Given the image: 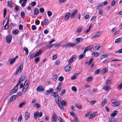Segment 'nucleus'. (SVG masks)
<instances>
[{"label": "nucleus", "instance_id": "obj_1", "mask_svg": "<svg viewBox=\"0 0 122 122\" xmlns=\"http://www.w3.org/2000/svg\"><path fill=\"white\" fill-rule=\"evenodd\" d=\"M29 84L28 81L26 80L25 81L24 87H23L22 90L23 92L25 93L26 92L28 87Z\"/></svg>", "mask_w": 122, "mask_h": 122}, {"label": "nucleus", "instance_id": "obj_2", "mask_svg": "<svg viewBox=\"0 0 122 122\" xmlns=\"http://www.w3.org/2000/svg\"><path fill=\"white\" fill-rule=\"evenodd\" d=\"M23 66V64H22L17 68L15 74H16L18 73H20L22 71Z\"/></svg>", "mask_w": 122, "mask_h": 122}, {"label": "nucleus", "instance_id": "obj_3", "mask_svg": "<svg viewBox=\"0 0 122 122\" xmlns=\"http://www.w3.org/2000/svg\"><path fill=\"white\" fill-rule=\"evenodd\" d=\"M56 115L55 113H53V114L52 118L51 121L52 122H56Z\"/></svg>", "mask_w": 122, "mask_h": 122}, {"label": "nucleus", "instance_id": "obj_4", "mask_svg": "<svg viewBox=\"0 0 122 122\" xmlns=\"http://www.w3.org/2000/svg\"><path fill=\"white\" fill-rule=\"evenodd\" d=\"M18 85H17V84L16 85L14 88L10 92V94H12L16 92L18 90Z\"/></svg>", "mask_w": 122, "mask_h": 122}, {"label": "nucleus", "instance_id": "obj_5", "mask_svg": "<svg viewBox=\"0 0 122 122\" xmlns=\"http://www.w3.org/2000/svg\"><path fill=\"white\" fill-rule=\"evenodd\" d=\"M76 45V44L75 43H68L66 45H64L63 46L65 47H67V46L70 47L73 46H75Z\"/></svg>", "mask_w": 122, "mask_h": 122}, {"label": "nucleus", "instance_id": "obj_6", "mask_svg": "<svg viewBox=\"0 0 122 122\" xmlns=\"http://www.w3.org/2000/svg\"><path fill=\"white\" fill-rule=\"evenodd\" d=\"M12 39V36H8L6 38V41L8 43H10Z\"/></svg>", "mask_w": 122, "mask_h": 122}, {"label": "nucleus", "instance_id": "obj_7", "mask_svg": "<svg viewBox=\"0 0 122 122\" xmlns=\"http://www.w3.org/2000/svg\"><path fill=\"white\" fill-rule=\"evenodd\" d=\"M37 90L38 92H41L44 90V89L41 86H39L37 88Z\"/></svg>", "mask_w": 122, "mask_h": 122}, {"label": "nucleus", "instance_id": "obj_8", "mask_svg": "<svg viewBox=\"0 0 122 122\" xmlns=\"http://www.w3.org/2000/svg\"><path fill=\"white\" fill-rule=\"evenodd\" d=\"M59 97L56 98L55 99L57 105L60 103L61 101V99L60 96H59Z\"/></svg>", "mask_w": 122, "mask_h": 122}, {"label": "nucleus", "instance_id": "obj_9", "mask_svg": "<svg viewBox=\"0 0 122 122\" xmlns=\"http://www.w3.org/2000/svg\"><path fill=\"white\" fill-rule=\"evenodd\" d=\"M77 10H76L74 11L71 13V18H73L77 13Z\"/></svg>", "mask_w": 122, "mask_h": 122}, {"label": "nucleus", "instance_id": "obj_10", "mask_svg": "<svg viewBox=\"0 0 122 122\" xmlns=\"http://www.w3.org/2000/svg\"><path fill=\"white\" fill-rule=\"evenodd\" d=\"M111 89L110 86L108 85H106L103 86L102 88V89H104L107 91H108V90Z\"/></svg>", "mask_w": 122, "mask_h": 122}, {"label": "nucleus", "instance_id": "obj_11", "mask_svg": "<svg viewBox=\"0 0 122 122\" xmlns=\"http://www.w3.org/2000/svg\"><path fill=\"white\" fill-rule=\"evenodd\" d=\"M96 114V112H94L92 114L90 115L89 118L90 119H92L95 117Z\"/></svg>", "mask_w": 122, "mask_h": 122}, {"label": "nucleus", "instance_id": "obj_12", "mask_svg": "<svg viewBox=\"0 0 122 122\" xmlns=\"http://www.w3.org/2000/svg\"><path fill=\"white\" fill-rule=\"evenodd\" d=\"M70 15V13H66L65 16V20L67 21Z\"/></svg>", "mask_w": 122, "mask_h": 122}, {"label": "nucleus", "instance_id": "obj_13", "mask_svg": "<svg viewBox=\"0 0 122 122\" xmlns=\"http://www.w3.org/2000/svg\"><path fill=\"white\" fill-rule=\"evenodd\" d=\"M65 70L67 72L71 70L70 66L68 65L66 66L65 67Z\"/></svg>", "mask_w": 122, "mask_h": 122}, {"label": "nucleus", "instance_id": "obj_14", "mask_svg": "<svg viewBox=\"0 0 122 122\" xmlns=\"http://www.w3.org/2000/svg\"><path fill=\"white\" fill-rule=\"evenodd\" d=\"M83 39L81 38H76V43L78 44V43H79L81 42L82 41Z\"/></svg>", "mask_w": 122, "mask_h": 122}, {"label": "nucleus", "instance_id": "obj_15", "mask_svg": "<svg viewBox=\"0 0 122 122\" xmlns=\"http://www.w3.org/2000/svg\"><path fill=\"white\" fill-rule=\"evenodd\" d=\"M118 112L116 110L115 111L113 112L112 113L110 114V115L111 117H113L116 116L118 113Z\"/></svg>", "mask_w": 122, "mask_h": 122}, {"label": "nucleus", "instance_id": "obj_16", "mask_svg": "<svg viewBox=\"0 0 122 122\" xmlns=\"http://www.w3.org/2000/svg\"><path fill=\"white\" fill-rule=\"evenodd\" d=\"M25 79V77H22L20 78L17 84V85H19L20 84L21 82V81H23Z\"/></svg>", "mask_w": 122, "mask_h": 122}, {"label": "nucleus", "instance_id": "obj_17", "mask_svg": "<svg viewBox=\"0 0 122 122\" xmlns=\"http://www.w3.org/2000/svg\"><path fill=\"white\" fill-rule=\"evenodd\" d=\"M108 70V68L105 67L103 68L102 70V74H104L105 73L107 72Z\"/></svg>", "mask_w": 122, "mask_h": 122}, {"label": "nucleus", "instance_id": "obj_18", "mask_svg": "<svg viewBox=\"0 0 122 122\" xmlns=\"http://www.w3.org/2000/svg\"><path fill=\"white\" fill-rule=\"evenodd\" d=\"M42 52V50H40L34 55V57H36L37 56H39L41 53Z\"/></svg>", "mask_w": 122, "mask_h": 122}, {"label": "nucleus", "instance_id": "obj_19", "mask_svg": "<svg viewBox=\"0 0 122 122\" xmlns=\"http://www.w3.org/2000/svg\"><path fill=\"white\" fill-rule=\"evenodd\" d=\"M51 95L52 96H54L55 98H57L58 97H59V96L58 94V93L56 92H54L52 93Z\"/></svg>", "mask_w": 122, "mask_h": 122}, {"label": "nucleus", "instance_id": "obj_20", "mask_svg": "<svg viewBox=\"0 0 122 122\" xmlns=\"http://www.w3.org/2000/svg\"><path fill=\"white\" fill-rule=\"evenodd\" d=\"M30 114L29 113L27 112L25 113V120H27L29 117Z\"/></svg>", "mask_w": 122, "mask_h": 122}, {"label": "nucleus", "instance_id": "obj_21", "mask_svg": "<svg viewBox=\"0 0 122 122\" xmlns=\"http://www.w3.org/2000/svg\"><path fill=\"white\" fill-rule=\"evenodd\" d=\"M39 112L38 111H36L35 112L34 114V116L35 119H36L37 118V117L38 115Z\"/></svg>", "mask_w": 122, "mask_h": 122}, {"label": "nucleus", "instance_id": "obj_22", "mask_svg": "<svg viewBox=\"0 0 122 122\" xmlns=\"http://www.w3.org/2000/svg\"><path fill=\"white\" fill-rule=\"evenodd\" d=\"M120 103L119 102H115L113 104H112V106L114 107L120 105Z\"/></svg>", "mask_w": 122, "mask_h": 122}, {"label": "nucleus", "instance_id": "obj_23", "mask_svg": "<svg viewBox=\"0 0 122 122\" xmlns=\"http://www.w3.org/2000/svg\"><path fill=\"white\" fill-rule=\"evenodd\" d=\"M16 97H17V96H16V95L12 96L10 98V101H13L14 100Z\"/></svg>", "mask_w": 122, "mask_h": 122}, {"label": "nucleus", "instance_id": "obj_24", "mask_svg": "<svg viewBox=\"0 0 122 122\" xmlns=\"http://www.w3.org/2000/svg\"><path fill=\"white\" fill-rule=\"evenodd\" d=\"M122 40V37L119 38L116 40L115 41V42L116 43H119Z\"/></svg>", "mask_w": 122, "mask_h": 122}, {"label": "nucleus", "instance_id": "obj_25", "mask_svg": "<svg viewBox=\"0 0 122 122\" xmlns=\"http://www.w3.org/2000/svg\"><path fill=\"white\" fill-rule=\"evenodd\" d=\"M107 1H106L103 4H102L101 5H100L97 8L99 9L101 8L102 7V5H105L107 4Z\"/></svg>", "mask_w": 122, "mask_h": 122}, {"label": "nucleus", "instance_id": "obj_26", "mask_svg": "<svg viewBox=\"0 0 122 122\" xmlns=\"http://www.w3.org/2000/svg\"><path fill=\"white\" fill-rule=\"evenodd\" d=\"M92 54V55H93V56L95 57H97L99 55V53L98 52H93Z\"/></svg>", "mask_w": 122, "mask_h": 122}, {"label": "nucleus", "instance_id": "obj_27", "mask_svg": "<svg viewBox=\"0 0 122 122\" xmlns=\"http://www.w3.org/2000/svg\"><path fill=\"white\" fill-rule=\"evenodd\" d=\"M15 60V58H14L13 60L11 58H10L9 60L10 64H12L13 63Z\"/></svg>", "mask_w": 122, "mask_h": 122}, {"label": "nucleus", "instance_id": "obj_28", "mask_svg": "<svg viewBox=\"0 0 122 122\" xmlns=\"http://www.w3.org/2000/svg\"><path fill=\"white\" fill-rule=\"evenodd\" d=\"M39 12V11L38 10L37 8H36L35 9L34 11V14L35 15H37Z\"/></svg>", "mask_w": 122, "mask_h": 122}, {"label": "nucleus", "instance_id": "obj_29", "mask_svg": "<svg viewBox=\"0 0 122 122\" xmlns=\"http://www.w3.org/2000/svg\"><path fill=\"white\" fill-rule=\"evenodd\" d=\"M19 32V31L18 30H13L12 31V33L14 34L17 35L18 33Z\"/></svg>", "mask_w": 122, "mask_h": 122}, {"label": "nucleus", "instance_id": "obj_30", "mask_svg": "<svg viewBox=\"0 0 122 122\" xmlns=\"http://www.w3.org/2000/svg\"><path fill=\"white\" fill-rule=\"evenodd\" d=\"M44 21L45 25H47L48 24L49 21L48 19H45Z\"/></svg>", "mask_w": 122, "mask_h": 122}, {"label": "nucleus", "instance_id": "obj_31", "mask_svg": "<svg viewBox=\"0 0 122 122\" xmlns=\"http://www.w3.org/2000/svg\"><path fill=\"white\" fill-rule=\"evenodd\" d=\"M75 107L79 109H81L82 107V105L81 104H76Z\"/></svg>", "mask_w": 122, "mask_h": 122}, {"label": "nucleus", "instance_id": "obj_32", "mask_svg": "<svg viewBox=\"0 0 122 122\" xmlns=\"http://www.w3.org/2000/svg\"><path fill=\"white\" fill-rule=\"evenodd\" d=\"M107 100L106 99H104L103 101L102 102V105L103 106L104 105H105L107 102Z\"/></svg>", "mask_w": 122, "mask_h": 122}, {"label": "nucleus", "instance_id": "obj_33", "mask_svg": "<svg viewBox=\"0 0 122 122\" xmlns=\"http://www.w3.org/2000/svg\"><path fill=\"white\" fill-rule=\"evenodd\" d=\"M25 102H23L22 103L20 104L19 105V107L20 108H21L23 107V106L25 105Z\"/></svg>", "mask_w": 122, "mask_h": 122}, {"label": "nucleus", "instance_id": "obj_34", "mask_svg": "<svg viewBox=\"0 0 122 122\" xmlns=\"http://www.w3.org/2000/svg\"><path fill=\"white\" fill-rule=\"evenodd\" d=\"M58 105L61 109L63 110L64 109V108L63 107V106H64L63 105L61 104L60 103L58 104Z\"/></svg>", "mask_w": 122, "mask_h": 122}, {"label": "nucleus", "instance_id": "obj_35", "mask_svg": "<svg viewBox=\"0 0 122 122\" xmlns=\"http://www.w3.org/2000/svg\"><path fill=\"white\" fill-rule=\"evenodd\" d=\"M115 53H117L118 54H121L122 53V49H119L117 51H116Z\"/></svg>", "mask_w": 122, "mask_h": 122}, {"label": "nucleus", "instance_id": "obj_36", "mask_svg": "<svg viewBox=\"0 0 122 122\" xmlns=\"http://www.w3.org/2000/svg\"><path fill=\"white\" fill-rule=\"evenodd\" d=\"M56 90L57 92L60 91L61 89V86H58L56 88Z\"/></svg>", "mask_w": 122, "mask_h": 122}, {"label": "nucleus", "instance_id": "obj_37", "mask_svg": "<svg viewBox=\"0 0 122 122\" xmlns=\"http://www.w3.org/2000/svg\"><path fill=\"white\" fill-rule=\"evenodd\" d=\"M108 55L107 54H105L104 55H102L101 56V57H100V58L101 59H102L104 58L105 57H107Z\"/></svg>", "mask_w": 122, "mask_h": 122}, {"label": "nucleus", "instance_id": "obj_38", "mask_svg": "<svg viewBox=\"0 0 122 122\" xmlns=\"http://www.w3.org/2000/svg\"><path fill=\"white\" fill-rule=\"evenodd\" d=\"M93 78L92 77H88L86 79V81L87 82H89Z\"/></svg>", "mask_w": 122, "mask_h": 122}, {"label": "nucleus", "instance_id": "obj_39", "mask_svg": "<svg viewBox=\"0 0 122 122\" xmlns=\"http://www.w3.org/2000/svg\"><path fill=\"white\" fill-rule=\"evenodd\" d=\"M85 54H84V52L83 54L80 55L79 57V59H80L82 58L85 56Z\"/></svg>", "mask_w": 122, "mask_h": 122}, {"label": "nucleus", "instance_id": "obj_40", "mask_svg": "<svg viewBox=\"0 0 122 122\" xmlns=\"http://www.w3.org/2000/svg\"><path fill=\"white\" fill-rule=\"evenodd\" d=\"M12 2L11 1H8V7H12V6L11 5Z\"/></svg>", "mask_w": 122, "mask_h": 122}, {"label": "nucleus", "instance_id": "obj_41", "mask_svg": "<svg viewBox=\"0 0 122 122\" xmlns=\"http://www.w3.org/2000/svg\"><path fill=\"white\" fill-rule=\"evenodd\" d=\"M72 90L74 92H76L77 90L76 87L74 86H72L71 88Z\"/></svg>", "mask_w": 122, "mask_h": 122}, {"label": "nucleus", "instance_id": "obj_42", "mask_svg": "<svg viewBox=\"0 0 122 122\" xmlns=\"http://www.w3.org/2000/svg\"><path fill=\"white\" fill-rule=\"evenodd\" d=\"M47 13L48 16L49 17L51 16L52 14V12L51 11H47Z\"/></svg>", "mask_w": 122, "mask_h": 122}, {"label": "nucleus", "instance_id": "obj_43", "mask_svg": "<svg viewBox=\"0 0 122 122\" xmlns=\"http://www.w3.org/2000/svg\"><path fill=\"white\" fill-rule=\"evenodd\" d=\"M117 88L119 90H120L122 88V83L118 86Z\"/></svg>", "mask_w": 122, "mask_h": 122}, {"label": "nucleus", "instance_id": "obj_44", "mask_svg": "<svg viewBox=\"0 0 122 122\" xmlns=\"http://www.w3.org/2000/svg\"><path fill=\"white\" fill-rule=\"evenodd\" d=\"M115 119L112 117L110 119V122H115Z\"/></svg>", "mask_w": 122, "mask_h": 122}, {"label": "nucleus", "instance_id": "obj_45", "mask_svg": "<svg viewBox=\"0 0 122 122\" xmlns=\"http://www.w3.org/2000/svg\"><path fill=\"white\" fill-rule=\"evenodd\" d=\"M60 104L64 106H65L66 105V102L64 101H62L61 102Z\"/></svg>", "mask_w": 122, "mask_h": 122}, {"label": "nucleus", "instance_id": "obj_46", "mask_svg": "<svg viewBox=\"0 0 122 122\" xmlns=\"http://www.w3.org/2000/svg\"><path fill=\"white\" fill-rule=\"evenodd\" d=\"M22 116L21 115L20 116L18 117V121L19 122H20L22 119Z\"/></svg>", "mask_w": 122, "mask_h": 122}, {"label": "nucleus", "instance_id": "obj_47", "mask_svg": "<svg viewBox=\"0 0 122 122\" xmlns=\"http://www.w3.org/2000/svg\"><path fill=\"white\" fill-rule=\"evenodd\" d=\"M82 28L81 27L78 28L77 30V33H79L82 30Z\"/></svg>", "mask_w": 122, "mask_h": 122}, {"label": "nucleus", "instance_id": "obj_48", "mask_svg": "<svg viewBox=\"0 0 122 122\" xmlns=\"http://www.w3.org/2000/svg\"><path fill=\"white\" fill-rule=\"evenodd\" d=\"M54 44H52L50 45H48L46 46V47L49 48V49H50L52 47L54 46Z\"/></svg>", "mask_w": 122, "mask_h": 122}, {"label": "nucleus", "instance_id": "obj_49", "mask_svg": "<svg viewBox=\"0 0 122 122\" xmlns=\"http://www.w3.org/2000/svg\"><path fill=\"white\" fill-rule=\"evenodd\" d=\"M20 15L22 18H24L25 17V14L24 12H22L21 13Z\"/></svg>", "mask_w": 122, "mask_h": 122}, {"label": "nucleus", "instance_id": "obj_50", "mask_svg": "<svg viewBox=\"0 0 122 122\" xmlns=\"http://www.w3.org/2000/svg\"><path fill=\"white\" fill-rule=\"evenodd\" d=\"M100 71V69H98L96 70L94 72V74H97Z\"/></svg>", "mask_w": 122, "mask_h": 122}, {"label": "nucleus", "instance_id": "obj_51", "mask_svg": "<svg viewBox=\"0 0 122 122\" xmlns=\"http://www.w3.org/2000/svg\"><path fill=\"white\" fill-rule=\"evenodd\" d=\"M66 92V91L64 89H63L62 91V92L61 93L60 95L61 96H62Z\"/></svg>", "mask_w": 122, "mask_h": 122}, {"label": "nucleus", "instance_id": "obj_52", "mask_svg": "<svg viewBox=\"0 0 122 122\" xmlns=\"http://www.w3.org/2000/svg\"><path fill=\"white\" fill-rule=\"evenodd\" d=\"M98 37V35H97V34H96L95 35H93L92 37V39H94L95 38L97 37Z\"/></svg>", "mask_w": 122, "mask_h": 122}, {"label": "nucleus", "instance_id": "obj_53", "mask_svg": "<svg viewBox=\"0 0 122 122\" xmlns=\"http://www.w3.org/2000/svg\"><path fill=\"white\" fill-rule=\"evenodd\" d=\"M22 95V93L21 92H19L16 95V96L17 97L19 96H21Z\"/></svg>", "mask_w": 122, "mask_h": 122}, {"label": "nucleus", "instance_id": "obj_54", "mask_svg": "<svg viewBox=\"0 0 122 122\" xmlns=\"http://www.w3.org/2000/svg\"><path fill=\"white\" fill-rule=\"evenodd\" d=\"M57 55L56 54H55L52 56V59L53 60H55L57 58Z\"/></svg>", "mask_w": 122, "mask_h": 122}, {"label": "nucleus", "instance_id": "obj_55", "mask_svg": "<svg viewBox=\"0 0 122 122\" xmlns=\"http://www.w3.org/2000/svg\"><path fill=\"white\" fill-rule=\"evenodd\" d=\"M23 49L25 51L26 53L27 54L28 53V50L25 47Z\"/></svg>", "mask_w": 122, "mask_h": 122}, {"label": "nucleus", "instance_id": "obj_56", "mask_svg": "<svg viewBox=\"0 0 122 122\" xmlns=\"http://www.w3.org/2000/svg\"><path fill=\"white\" fill-rule=\"evenodd\" d=\"M34 106H35L37 108H39L40 107V105L38 103H36Z\"/></svg>", "mask_w": 122, "mask_h": 122}, {"label": "nucleus", "instance_id": "obj_57", "mask_svg": "<svg viewBox=\"0 0 122 122\" xmlns=\"http://www.w3.org/2000/svg\"><path fill=\"white\" fill-rule=\"evenodd\" d=\"M58 79L60 81H63L64 78L63 77H59V78Z\"/></svg>", "mask_w": 122, "mask_h": 122}, {"label": "nucleus", "instance_id": "obj_58", "mask_svg": "<svg viewBox=\"0 0 122 122\" xmlns=\"http://www.w3.org/2000/svg\"><path fill=\"white\" fill-rule=\"evenodd\" d=\"M8 24H6L4 26V28L5 30H7L8 28L9 27V26Z\"/></svg>", "mask_w": 122, "mask_h": 122}, {"label": "nucleus", "instance_id": "obj_59", "mask_svg": "<svg viewBox=\"0 0 122 122\" xmlns=\"http://www.w3.org/2000/svg\"><path fill=\"white\" fill-rule=\"evenodd\" d=\"M23 26L22 25H19V29L21 30L23 29Z\"/></svg>", "mask_w": 122, "mask_h": 122}, {"label": "nucleus", "instance_id": "obj_60", "mask_svg": "<svg viewBox=\"0 0 122 122\" xmlns=\"http://www.w3.org/2000/svg\"><path fill=\"white\" fill-rule=\"evenodd\" d=\"M93 58H91L88 62V65H90L91 63L93 60Z\"/></svg>", "mask_w": 122, "mask_h": 122}, {"label": "nucleus", "instance_id": "obj_61", "mask_svg": "<svg viewBox=\"0 0 122 122\" xmlns=\"http://www.w3.org/2000/svg\"><path fill=\"white\" fill-rule=\"evenodd\" d=\"M73 60L71 58L68 61L69 64H71L73 62Z\"/></svg>", "mask_w": 122, "mask_h": 122}, {"label": "nucleus", "instance_id": "obj_62", "mask_svg": "<svg viewBox=\"0 0 122 122\" xmlns=\"http://www.w3.org/2000/svg\"><path fill=\"white\" fill-rule=\"evenodd\" d=\"M58 119L59 121L60 122H63L62 118L60 117H59L58 118Z\"/></svg>", "mask_w": 122, "mask_h": 122}, {"label": "nucleus", "instance_id": "obj_63", "mask_svg": "<svg viewBox=\"0 0 122 122\" xmlns=\"http://www.w3.org/2000/svg\"><path fill=\"white\" fill-rule=\"evenodd\" d=\"M36 4V3L35 2H32L31 3V5L32 6H35Z\"/></svg>", "mask_w": 122, "mask_h": 122}, {"label": "nucleus", "instance_id": "obj_64", "mask_svg": "<svg viewBox=\"0 0 122 122\" xmlns=\"http://www.w3.org/2000/svg\"><path fill=\"white\" fill-rule=\"evenodd\" d=\"M74 118L75 119V122H78L77 118V117L76 116H74Z\"/></svg>", "mask_w": 122, "mask_h": 122}]
</instances>
